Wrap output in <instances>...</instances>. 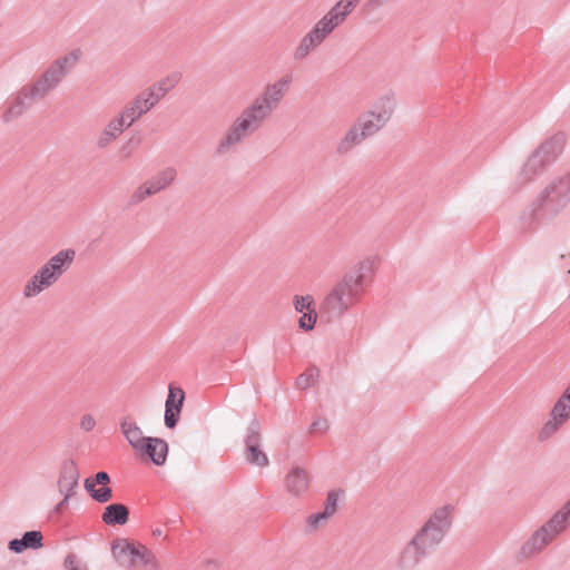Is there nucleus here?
Segmentation results:
<instances>
[{
  "instance_id": "1",
  "label": "nucleus",
  "mask_w": 570,
  "mask_h": 570,
  "mask_svg": "<svg viewBox=\"0 0 570 570\" xmlns=\"http://www.w3.org/2000/svg\"><path fill=\"white\" fill-rule=\"evenodd\" d=\"M452 512L451 507H442L432 513L402 552L401 562L404 567L416 564L440 544L451 524Z\"/></svg>"
},
{
  "instance_id": "2",
  "label": "nucleus",
  "mask_w": 570,
  "mask_h": 570,
  "mask_svg": "<svg viewBox=\"0 0 570 570\" xmlns=\"http://www.w3.org/2000/svg\"><path fill=\"white\" fill-rule=\"evenodd\" d=\"M360 1L338 0L302 39L295 52L296 57L304 58L312 49L321 45L336 27L345 21L346 17L356 8Z\"/></svg>"
},
{
  "instance_id": "3",
  "label": "nucleus",
  "mask_w": 570,
  "mask_h": 570,
  "mask_svg": "<svg viewBox=\"0 0 570 570\" xmlns=\"http://www.w3.org/2000/svg\"><path fill=\"white\" fill-rule=\"evenodd\" d=\"M76 256L73 249H62L53 255L24 285L23 295L35 297L52 286L71 266Z\"/></svg>"
},
{
  "instance_id": "4",
  "label": "nucleus",
  "mask_w": 570,
  "mask_h": 570,
  "mask_svg": "<svg viewBox=\"0 0 570 570\" xmlns=\"http://www.w3.org/2000/svg\"><path fill=\"white\" fill-rule=\"evenodd\" d=\"M395 108L396 98L393 94L380 96L371 108L357 118L354 125L366 138H370L376 135L391 120Z\"/></svg>"
},
{
  "instance_id": "5",
  "label": "nucleus",
  "mask_w": 570,
  "mask_h": 570,
  "mask_svg": "<svg viewBox=\"0 0 570 570\" xmlns=\"http://www.w3.org/2000/svg\"><path fill=\"white\" fill-rule=\"evenodd\" d=\"M81 55L80 49H75L57 59L31 88L32 97H41L55 88L65 75L78 63Z\"/></svg>"
},
{
  "instance_id": "6",
  "label": "nucleus",
  "mask_w": 570,
  "mask_h": 570,
  "mask_svg": "<svg viewBox=\"0 0 570 570\" xmlns=\"http://www.w3.org/2000/svg\"><path fill=\"white\" fill-rule=\"evenodd\" d=\"M263 121V117L258 116L253 107L244 110L220 140L218 151L224 153L227 148L239 142L245 136L255 131Z\"/></svg>"
},
{
  "instance_id": "7",
  "label": "nucleus",
  "mask_w": 570,
  "mask_h": 570,
  "mask_svg": "<svg viewBox=\"0 0 570 570\" xmlns=\"http://www.w3.org/2000/svg\"><path fill=\"white\" fill-rule=\"evenodd\" d=\"M111 552L117 562L126 568L141 566L151 556L146 547L122 538L116 539L112 542Z\"/></svg>"
},
{
  "instance_id": "8",
  "label": "nucleus",
  "mask_w": 570,
  "mask_h": 570,
  "mask_svg": "<svg viewBox=\"0 0 570 570\" xmlns=\"http://www.w3.org/2000/svg\"><path fill=\"white\" fill-rule=\"evenodd\" d=\"M176 178L177 169L175 167L168 166L160 169L148 180L137 187L130 196L131 204H139L146 198L165 190L176 180Z\"/></svg>"
},
{
  "instance_id": "9",
  "label": "nucleus",
  "mask_w": 570,
  "mask_h": 570,
  "mask_svg": "<svg viewBox=\"0 0 570 570\" xmlns=\"http://www.w3.org/2000/svg\"><path fill=\"white\" fill-rule=\"evenodd\" d=\"M354 302L355 288L351 277H344L338 282L325 299L326 306L337 313L347 311Z\"/></svg>"
},
{
  "instance_id": "10",
  "label": "nucleus",
  "mask_w": 570,
  "mask_h": 570,
  "mask_svg": "<svg viewBox=\"0 0 570 570\" xmlns=\"http://www.w3.org/2000/svg\"><path fill=\"white\" fill-rule=\"evenodd\" d=\"M110 478L107 472H98L92 478L85 480V489L98 502H108L112 497V490L109 487Z\"/></svg>"
},
{
  "instance_id": "11",
  "label": "nucleus",
  "mask_w": 570,
  "mask_h": 570,
  "mask_svg": "<svg viewBox=\"0 0 570 570\" xmlns=\"http://www.w3.org/2000/svg\"><path fill=\"white\" fill-rule=\"evenodd\" d=\"M136 452L141 456H147L156 465H163L166 461L168 453L167 443L158 438H148Z\"/></svg>"
},
{
  "instance_id": "12",
  "label": "nucleus",
  "mask_w": 570,
  "mask_h": 570,
  "mask_svg": "<svg viewBox=\"0 0 570 570\" xmlns=\"http://www.w3.org/2000/svg\"><path fill=\"white\" fill-rule=\"evenodd\" d=\"M286 491L293 497H302L309 487V478L305 470L299 468L292 469L284 480Z\"/></svg>"
},
{
  "instance_id": "13",
  "label": "nucleus",
  "mask_w": 570,
  "mask_h": 570,
  "mask_svg": "<svg viewBox=\"0 0 570 570\" xmlns=\"http://www.w3.org/2000/svg\"><path fill=\"white\" fill-rule=\"evenodd\" d=\"M246 460L259 468L268 465V458L261 448L259 434L257 432L248 435L246 440Z\"/></svg>"
},
{
  "instance_id": "14",
  "label": "nucleus",
  "mask_w": 570,
  "mask_h": 570,
  "mask_svg": "<svg viewBox=\"0 0 570 570\" xmlns=\"http://www.w3.org/2000/svg\"><path fill=\"white\" fill-rule=\"evenodd\" d=\"M554 538L541 527L533 535L523 544L521 553L524 557H531L542 551Z\"/></svg>"
},
{
  "instance_id": "15",
  "label": "nucleus",
  "mask_w": 570,
  "mask_h": 570,
  "mask_svg": "<svg viewBox=\"0 0 570 570\" xmlns=\"http://www.w3.org/2000/svg\"><path fill=\"white\" fill-rule=\"evenodd\" d=\"M366 139L365 135L353 124L337 142L336 153L347 155Z\"/></svg>"
},
{
  "instance_id": "16",
  "label": "nucleus",
  "mask_w": 570,
  "mask_h": 570,
  "mask_svg": "<svg viewBox=\"0 0 570 570\" xmlns=\"http://www.w3.org/2000/svg\"><path fill=\"white\" fill-rule=\"evenodd\" d=\"M341 494H343L342 491H333L328 493L324 510L320 513L312 514L308 518L307 522L311 528L316 529L323 522H325L327 519L334 515V513L337 510V502L340 500Z\"/></svg>"
},
{
  "instance_id": "17",
  "label": "nucleus",
  "mask_w": 570,
  "mask_h": 570,
  "mask_svg": "<svg viewBox=\"0 0 570 570\" xmlns=\"http://www.w3.org/2000/svg\"><path fill=\"white\" fill-rule=\"evenodd\" d=\"M291 85V77L285 76L279 78L273 83H269L266 86L262 98L266 100L269 105H272L274 108L277 107V105L283 99L285 92L288 90Z\"/></svg>"
},
{
  "instance_id": "18",
  "label": "nucleus",
  "mask_w": 570,
  "mask_h": 570,
  "mask_svg": "<svg viewBox=\"0 0 570 570\" xmlns=\"http://www.w3.org/2000/svg\"><path fill=\"white\" fill-rule=\"evenodd\" d=\"M570 523V500L543 525L556 539Z\"/></svg>"
},
{
  "instance_id": "19",
  "label": "nucleus",
  "mask_w": 570,
  "mask_h": 570,
  "mask_svg": "<svg viewBox=\"0 0 570 570\" xmlns=\"http://www.w3.org/2000/svg\"><path fill=\"white\" fill-rule=\"evenodd\" d=\"M132 120H129L128 115L122 111L119 117L112 119L104 129L100 141L102 144H109L114 139H116L125 128H128L132 125Z\"/></svg>"
},
{
  "instance_id": "20",
  "label": "nucleus",
  "mask_w": 570,
  "mask_h": 570,
  "mask_svg": "<svg viewBox=\"0 0 570 570\" xmlns=\"http://www.w3.org/2000/svg\"><path fill=\"white\" fill-rule=\"evenodd\" d=\"M101 519L107 525H122L129 519V510L121 503L109 504L105 508Z\"/></svg>"
},
{
  "instance_id": "21",
  "label": "nucleus",
  "mask_w": 570,
  "mask_h": 570,
  "mask_svg": "<svg viewBox=\"0 0 570 570\" xmlns=\"http://www.w3.org/2000/svg\"><path fill=\"white\" fill-rule=\"evenodd\" d=\"M42 547V534L39 531L26 532L22 539H14L9 542V549L20 553L26 549H38Z\"/></svg>"
},
{
  "instance_id": "22",
  "label": "nucleus",
  "mask_w": 570,
  "mask_h": 570,
  "mask_svg": "<svg viewBox=\"0 0 570 570\" xmlns=\"http://www.w3.org/2000/svg\"><path fill=\"white\" fill-rule=\"evenodd\" d=\"M570 185L567 181L552 185L547 188L544 199L551 205H563L569 196Z\"/></svg>"
},
{
  "instance_id": "23",
  "label": "nucleus",
  "mask_w": 570,
  "mask_h": 570,
  "mask_svg": "<svg viewBox=\"0 0 570 570\" xmlns=\"http://www.w3.org/2000/svg\"><path fill=\"white\" fill-rule=\"evenodd\" d=\"M121 431L135 451L141 449L142 443L148 439L144 436L141 429L134 422H124Z\"/></svg>"
},
{
  "instance_id": "24",
  "label": "nucleus",
  "mask_w": 570,
  "mask_h": 570,
  "mask_svg": "<svg viewBox=\"0 0 570 570\" xmlns=\"http://www.w3.org/2000/svg\"><path fill=\"white\" fill-rule=\"evenodd\" d=\"M551 416L557 417L563 423L570 417V386L554 404L551 411Z\"/></svg>"
},
{
  "instance_id": "25",
  "label": "nucleus",
  "mask_w": 570,
  "mask_h": 570,
  "mask_svg": "<svg viewBox=\"0 0 570 570\" xmlns=\"http://www.w3.org/2000/svg\"><path fill=\"white\" fill-rule=\"evenodd\" d=\"M181 80V73L179 71H173L161 78L159 81L154 83L160 96L164 98L168 92L175 89Z\"/></svg>"
},
{
  "instance_id": "26",
  "label": "nucleus",
  "mask_w": 570,
  "mask_h": 570,
  "mask_svg": "<svg viewBox=\"0 0 570 570\" xmlns=\"http://www.w3.org/2000/svg\"><path fill=\"white\" fill-rule=\"evenodd\" d=\"M150 109V104L139 95L124 111L128 115L129 120L135 121Z\"/></svg>"
},
{
  "instance_id": "27",
  "label": "nucleus",
  "mask_w": 570,
  "mask_h": 570,
  "mask_svg": "<svg viewBox=\"0 0 570 570\" xmlns=\"http://www.w3.org/2000/svg\"><path fill=\"white\" fill-rule=\"evenodd\" d=\"M318 376V368L309 367L297 377L296 385L302 390L308 389L317 382Z\"/></svg>"
},
{
  "instance_id": "28",
  "label": "nucleus",
  "mask_w": 570,
  "mask_h": 570,
  "mask_svg": "<svg viewBox=\"0 0 570 570\" xmlns=\"http://www.w3.org/2000/svg\"><path fill=\"white\" fill-rule=\"evenodd\" d=\"M185 399L184 391L178 387H170L169 395L166 401V407H171L176 410V413H180V409Z\"/></svg>"
},
{
  "instance_id": "29",
  "label": "nucleus",
  "mask_w": 570,
  "mask_h": 570,
  "mask_svg": "<svg viewBox=\"0 0 570 570\" xmlns=\"http://www.w3.org/2000/svg\"><path fill=\"white\" fill-rule=\"evenodd\" d=\"M294 308L298 313H306L309 311H315L314 308V299L311 295H304V296H295L294 301Z\"/></svg>"
},
{
  "instance_id": "30",
  "label": "nucleus",
  "mask_w": 570,
  "mask_h": 570,
  "mask_svg": "<svg viewBox=\"0 0 570 570\" xmlns=\"http://www.w3.org/2000/svg\"><path fill=\"white\" fill-rule=\"evenodd\" d=\"M564 424L562 421L558 420L554 416L550 415L549 421L543 425L540 436L542 439L550 438L552 434H554L559 428Z\"/></svg>"
},
{
  "instance_id": "31",
  "label": "nucleus",
  "mask_w": 570,
  "mask_h": 570,
  "mask_svg": "<svg viewBox=\"0 0 570 570\" xmlns=\"http://www.w3.org/2000/svg\"><path fill=\"white\" fill-rule=\"evenodd\" d=\"M250 107H253L255 109V112H257L258 116L263 117L264 120L269 116L272 110L275 109L272 105H269L262 97L256 99Z\"/></svg>"
},
{
  "instance_id": "32",
  "label": "nucleus",
  "mask_w": 570,
  "mask_h": 570,
  "mask_svg": "<svg viewBox=\"0 0 570 570\" xmlns=\"http://www.w3.org/2000/svg\"><path fill=\"white\" fill-rule=\"evenodd\" d=\"M301 314H302V316L298 320L299 327L304 331L313 330L314 325L316 323V318H317L316 312L309 311V312L301 313Z\"/></svg>"
},
{
  "instance_id": "33",
  "label": "nucleus",
  "mask_w": 570,
  "mask_h": 570,
  "mask_svg": "<svg viewBox=\"0 0 570 570\" xmlns=\"http://www.w3.org/2000/svg\"><path fill=\"white\" fill-rule=\"evenodd\" d=\"M140 95L145 98V100L148 104H150L151 108L163 99V97L160 96V94L158 92L154 85L144 90Z\"/></svg>"
},
{
  "instance_id": "34",
  "label": "nucleus",
  "mask_w": 570,
  "mask_h": 570,
  "mask_svg": "<svg viewBox=\"0 0 570 570\" xmlns=\"http://www.w3.org/2000/svg\"><path fill=\"white\" fill-rule=\"evenodd\" d=\"M542 153L543 150H537L525 163V171H535V169L540 168L543 165L542 159Z\"/></svg>"
},
{
  "instance_id": "35",
  "label": "nucleus",
  "mask_w": 570,
  "mask_h": 570,
  "mask_svg": "<svg viewBox=\"0 0 570 570\" xmlns=\"http://www.w3.org/2000/svg\"><path fill=\"white\" fill-rule=\"evenodd\" d=\"M80 428L86 431H92L96 426V419L91 414H85L79 422Z\"/></svg>"
},
{
  "instance_id": "36",
  "label": "nucleus",
  "mask_w": 570,
  "mask_h": 570,
  "mask_svg": "<svg viewBox=\"0 0 570 570\" xmlns=\"http://www.w3.org/2000/svg\"><path fill=\"white\" fill-rule=\"evenodd\" d=\"M179 413H176V410L171 407H166V412H165V423L168 428H174L176 422H177V417H178Z\"/></svg>"
},
{
  "instance_id": "37",
  "label": "nucleus",
  "mask_w": 570,
  "mask_h": 570,
  "mask_svg": "<svg viewBox=\"0 0 570 570\" xmlns=\"http://www.w3.org/2000/svg\"><path fill=\"white\" fill-rule=\"evenodd\" d=\"M70 473H71V475H70L71 483L76 484V482H77V473L73 471V469L70 470Z\"/></svg>"
},
{
  "instance_id": "38",
  "label": "nucleus",
  "mask_w": 570,
  "mask_h": 570,
  "mask_svg": "<svg viewBox=\"0 0 570 570\" xmlns=\"http://www.w3.org/2000/svg\"><path fill=\"white\" fill-rule=\"evenodd\" d=\"M154 533H155L156 535H161V534H163V531H161L160 529H158V530H156Z\"/></svg>"
},
{
  "instance_id": "39",
  "label": "nucleus",
  "mask_w": 570,
  "mask_h": 570,
  "mask_svg": "<svg viewBox=\"0 0 570 570\" xmlns=\"http://www.w3.org/2000/svg\"><path fill=\"white\" fill-rule=\"evenodd\" d=\"M66 501H67V500H63L62 502H60V504L58 505V509H59V510L63 507V504L66 503Z\"/></svg>"
}]
</instances>
